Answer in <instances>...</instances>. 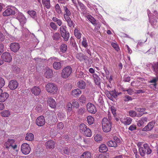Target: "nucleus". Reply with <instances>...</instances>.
I'll return each mask as SVG.
<instances>
[{"mask_svg":"<svg viewBox=\"0 0 158 158\" xmlns=\"http://www.w3.org/2000/svg\"><path fill=\"white\" fill-rule=\"evenodd\" d=\"M52 37L54 40L57 41L60 38V35L59 33L56 32L53 34Z\"/></svg>","mask_w":158,"mask_h":158,"instance_id":"nucleus-33","label":"nucleus"},{"mask_svg":"<svg viewBox=\"0 0 158 158\" xmlns=\"http://www.w3.org/2000/svg\"><path fill=\"white\" fill-rule=\"evenodd\" d=\"M4 146L7 149H8L11 146L10 145L9 142H8V140L4 143Z\"/></svg>","mask_w":158,"mask_h":158,"instance_id":"nucleus-64","label":"nucleus"},{"mask_svg":"<svg viewBox=\"0 0 158 158\" xmlns=\"http://www.w3.org/2000/svg\"><path fill=\"white\" fill-rule=\"evenodd\" d=\"M110 94L111 95V96L112 98H115L118 96L117 93L115 91H110Z\"/></svg>","mask_w":158,"mask_h":158,"instance_id":"nucleus-53","label":"nucleus"},{"mask_svg":"<svg viewBox=\"0 0 158 158\" xmlns=\"http://www.w3.org/2000/svg\"><path fill=\"white\" fill-rule=\"evenodd\" d=\"M47 102L48 105L52 108H54L56 107V103L55 100L52 98L49 97L48 98Z\"/></svg>","mask_w":158,"mask_h":158,"instance_id":"nucleus-16","label":"nucleus"},{"mask_svg":"<svg viewBox=\"0 0 158 158\" xmlns=\"http://www.w3.org/2000/svg\"><path fill=\"white\" fill-rule=\"evenodd\" d=\"M42 4L44 5L45 7L47 9L50 8L51 4L50 0H42Z\"/></svg>","mask_w":158,"mask_h":158,"instance_id":"nucleus-27","label":"nucleus"},{"mask_svg":"<svg viewBox=\"0 0 158 158\" xmlns=\"http://www.w3.org/2000/svg\"><path fill=\"white\" fill-rule=\"evenodd\" d=\"M108 150L106 146L104 144H102L99 147V150L100 152H107Z\"/></svg>","mask_w":158,"mask_h":158,"instance_id":"nucleus-28","label":"nucleus"},{"mask_svg":"<svg viewBox=\"0 0 158 158\" xmlns=\"http://www.w3.org/2000/svg\"><path fill=\"white\" fill-rule=\"evenodd\" d=\"M74 35L78 39H79L81 37V34L78 30L76 28L74 30Z\"/></svg>","mask_w":158,"mask_h":158,"instance_id":"nucleus-43","label":"nucleus"},{"mask_svg":"<svg viewBox=\"0 0 158 158\" xmlns=\"http://www.w3.org/2000/svg\"><path fill=\"white\" fill-rule=\"evenodd\" d=\"M82 45L83 46L86 48L88 46V44L86 39L85 38H83V40L82 42Z\"/></svg>","mask_w":158,"mask_h":158,"instance_id":"nucleus-46","label":"nucleus"},{"mask_svg":"<svg viewBox=\"0 0 158 158\" xmlns=\"http://www.w3.org/2000/svg\"><path fill=\"white\" fill-rule=\"evenodd\" d=\"M5 39V36L3 34L0 32V42L3 41Z\"/></svg>","mask_w":158,"mask_h":158,"instance_id":"nucleus-61","label":"nucleus"},{"mask_svg":"<svg viewBox=\"0 0 158 158\" xmlns=\"http://www.w3.org/2000/svg\"><path fill=\"white\" fill-rule=\"evenodd\" d=\"M111 46L117 52L119 50V47L117 44L115 43H111Z\"/></svg>","mask_w":158,"mask_h":158,"instance_id":"nucleus-50","label":"nucleus"},{"mask_svg":"<svg viewBox=\"0 0 158 158\" xmlns=\"http://www.w3.org/2000/svg\"><path fill=\"white\" fill-rule=\"evenodd\" d=\"M35 123L39 127L44 125L45 123V119L44 116H40L38 117L36 120Z\"/></svg>","mask_w":158,"mask_h":158,"instance_id":"nucleus-9","label":"nucleus"},{"mask_svg":"<svg viewBox=\"0 0 158 158\" xmlns=\"http://www.w3.org/2000/svg\"><path fill=\"white\" fill-rule=\"evenodd\" d=\"M129 115L131 117H134L137 116V113L135 111L131 110L129 112Z\"/></svg>","mask_w":158,"mask_h":158,"instance_id":"nucleus-52","label":"nucleus"},{"mask_svg":"<svg viewBox=\"0 0 158 158\" xmlns=\"http://www.w3.org/2000/svg\"><path fill=\"white\" fill-rule=\"evenodd\" d=\"M135 110L139 112H142L145 111L146 110L145 108H137L136 107L135 108Z\"/></svg>","mask_w":158,"mask_h":158,"instance_id":"nucleus-62","label":"nucleus"},{"mask_svg":"<svg viewBox=\"0 0 158 158\" xmlns=\"http://www.w3.org/2000/svg\"><path fill=\"white\" fill-rule=\"evenodd\" d=\"M16 19L19 21L20 24L23 25L26 22V19L25 16L21 13H18Z\"/></svg>","mask_w":158,"mask_h":158,"instance_id":"nucleus-11","label":"nucleus"},{"mask_svg":"<svg viewBox=\"0 0 158 158\" xmlns=\"http://www.w3.org/2000/svg\"><path fill=\"white\" fill-rule=\"evenodd\" d=\"M77 86L81 89H84L86 87V84L85 82L81 80L79 81L77 83Z\"/></svg>","mask_w":158,"mask_h":158,"instance_id":"nucleus-25","label":"nucleus"},{"mask_svg":"<svg viewBox=\"0 0 158 158\" xmlns=\"http://www.w3.org/2000/svg\"><path fill=\"white\" fill-rule=\"evenodd\" d=\"M102 130L106 132L110 131L111 128L112 122L110 119L108 117V119L106 118H103L102 122Z\"/></svg>","mask_w":158,"mask_h":158,"instance_id":"nucleus-1","label":"nucleus"},{"mask_svg":"<svg viewBox=\"0 0 158 158\" xmlns=\"http://www.w3.org/2000/svg\"><path fill=\"white\" fill-rule=\"evenodd\" d=\"M34 136L31 133H27L25 137L26 140L28 141H32L33 140Z\"/></svg>","mask_w":158,"mask_h":158,"instance_id":"nucleus-31","label":"nucleus"},{"mask_svg":"<svg viewBox=\"0 0 158 158\" xmlns=\"http://www.w3.org/2000/svg\"><path fill=\"white\" fill-rule=\"evenodd\" d=\"M85 109L84 108H80L77 111V113L79 115H82L85 112Z\"/></svg>","mask_w":158,"mask_h":158,"instance_id":"nucleus-42","label":"nucleus"},{"mask_svg":"<svg viewBox=\"0 0 158 158\" xmlns=\"http://www.w3.org/2000/svg\"><path fill=\"white\" fill-rule=\"evenodd\" d=\"M76 57L77 59L81 61L84 60H85L86 58V56L82 53H79L77 54L76 55Z\"/></svg>","mask_w":158,"mask_h":158,"instance_id":"nucleus-34","label":"nucleus"},{"mask_svg":"<svg viewBox=\"0 0 158 158\" xmlns=\"http://www.w3.org/2000/svg\"><path fill=\"white\" fill-rule=\"evenodd\" d=\"M8 8L3 12V15L4 16H7L10 15H14L15 13V10L16 9L15 7H11Z\"/></svg>","mask_w":158,"mask_h":158,"instance_id":"nucleus-7","label":"nucleus"},{"mask_svg":"<svg viewBox=\"0 0 158 158\" xmlns=\"http://www.w3.org/2000/svg\"><path fill=\"white\" fill-rule=\"evenodd\" d=\"M72 71V69L70 66H67L64 68L62 71L61 76L64 78H66L71 74Z\"/></svg>","mask_w":158,"mask_h":158,"instance_id":"nucleus-5","label":"nucleus"},{"mask_svg":"<svg viewBox=\"0 0 158 158\" xmlns=\"http://www.w3.org/2000/svg\"><path fill=\"white\" fill-rule=\"evenodd\" d=\"M113 140L114 141L115 143H116V144L117 145L118 144H119L120 142V139L116 136H114Z\"/></svg>","mask_w":158,"mask_h":158,"instance_id":"nucleus-58","label":"nucleus"},{"mask_svg":"<svg viewBox=\"0 0 158 158\" xmlns=\"http://www.w3.org/2000/svg\"><path fill=\"white\" fill-rule=\"evenodd\" d=\"M81 93V91L80 89L77 88L73 89L71 93V95L75 98L78 97Z\"/></svg>","mask_w":158,"mask_h":158,"instance_id":"nucleus-20","label":"nucleus"},{"mask_svg":"<svg viewBox=\"0 0 158 158\" xmlns=\"http://www.w3.org/2000/svg\"><path fill=\"white\" fill-rule=\"evenodd\" d=\"M53 71L52 69L49 68H47L46 71L44 74L45 76L48 78H51L53 76Z\"/></svg>","mask_w":158,"mask_h":158,"instance_id":"nucleus-21","label":"nucleus"},{"mask_svg":"<svg viewBox=\"0 0 158 158\" xmlns=\"http://www.w3.org/2000/svg\"><path fill=\"white\" fill-rule=\"evenodd\" d=\"M90 153L88 152H86L83 153L81 157V158H90Z\"/></svg>","mask_w":158,"mask_h":158,"instance_id":"nucleus-37","label":"nucleus"},{"mask_svg":"<svg viewBox=\"0 0 158 158\" xmlns=\"http://www.w3.org/2000/svg\"><path fill=\"white\" fill-rule=\"evenodd\" d=\"M86 107L88 111L91 113L95 114L97 111L96 107L91 103H88Z\"/></svg>","mask_w":158,"mask_h":158,"instance_id":"nucleus-10","label":"nucleus"},{"mask_svg":"<svg viewBox=\"0 0 158 158\" xmlns=\"http://www.w3.org/2000/svg\"><path fill=\"white\" fill-rule=\"evenodd\" d=\"M66 27L63 25L60 28L61 35L64 41H67L69 37V33L66 30Z\"/></svg>","mask_w":158,"mask_h":158,"instance_id":"nucleus-4","label":"nucleus"},{"mask_svg":"<svg viewBox=\"0 0 158 158\" xmlns=\"http://www.w3.org/2000/svg\"><path fill=\"white\" fill-rule=\"evenodd\" d=\"M154 124L155 123L153 122H149L147 125L143 128L142 131H147L151 130L153 127Z\"/></svg>","mask_w":158,"mask_h":158,"instance_id":"nucleus-13","label":"nucleus"},{"mask_svg":"<svg viewBox=\"0 0 158 158\" xmlns=\"http://www.w3.org/2000/svg\"><path fill=\"white\" fill-rule=\"evenodd\" d=\"M72 104V106H73V107L76 108H77L79 106V104L75 99L73 100Z\"/></svg>","mask_w":158,"mask_h":158,"instance_id":"nucleus-47","label":"nucleus"},{"mask_svg":"<svg viewBox=\"0 0 158 158\" xmlns=\"http://www.w3.org/2000/svg\"><path fill=\"white\" fill-rule=\"evenodd\" d=\"M66 109L69 112L72 110V104L71 103H68L66 107Z\"/></svg>","mask_w":158,"mask_h":158,"instance_id":"nucleus-45","label":"nucleus"},{"mask_svg":"<svg viewBox=\"0 0 158 158\" xmlns=\"http://www.w3.org/2000/svg\"><path fill=\"white\" fill-rule=\"evenodd\" d=\"M67 49V46L66 44H62L60 47V51L62 52H65Z\"/></svg>","mask_w":158,"mask_h":158,"instance_id":"nucleus-38","label":"nucleus"},{"mask_svg":"<svg viewBox=\"0 0 158 158\" xmlns=\"http://www.w3.org/2000/svg\"><path fill=\"white\" fill-rule=\"evenodd\" d=\"M18 85L16 81L12 80L10 81L8 86L10 89L14 90L18 87Z\"/></svg>","mask_w":158,"mask_h":158,"instance_id":"nucleus-12","label":"nucleus"},{"mask_svg":"<svg viewBox=\"0 0 158 158\" xmlns=\"http://www.w3.org/2000/svg\"><path fill=\"white\" fill-rule=\"evenodd\" d=\"M93 76L94 77V82L96 85L100 86L101 80L99 76L96 74H94Z\"/></svg>","mask_w":158,"mask_h":158,"instance_id":"nucleus-23","label":"nucleus"},{"mask_svg":"<svg viewBox=\"0 0 158 158\" xmlns=\"http://www.w3.org/2000/svg\"><path fill=\"white\" fill-rule=\"evenodd\" d=\"M41 91L39 87L35 86L31 89V92L35 96L39 95L41 93Z\"/></svg>","mask_w":158,"mask_h":158,"instance_id":"nucleus-18","label":"nucleus"},{"mask_svg":"<svg viewBox=\"0 0 158 158\" xmlns=\"http://www.w3.org/2000/svg\"><path fill=\"white\" fill-rule=\"evenodd\" d=\"M54 142L52 140H49L45 143V146L47 148H54Z\"/></svg>","mask_w":158,"mask_h":158,"instance_id":"nucleus-22","label":"nucleus"},{"mask_svg":"<svg viewBox=\"0 0 158 158\" xmlns=\"http://www.w3.org/2000/svg\"><path fill=\"white\" fill-rule=\"evenodd\" d=\"M63 8L64 10L63 17L64 19L70 18V16L71 15V13L69 10L66 6H64Z\"/></svg>","mask_w":158,"mask_h":158,"instance_id":"nucleus-17","label":"nucleus"},{"mask_svg":"<svg viewBox=\"0 0 158 158\" xmlns=\"http://www.w3.org/2000/svg\"><path fill=\"white\" fill-rule=\"evenodd\" d=\"M55 10L57 13L58 14H61L62 13V10L60 6L58 4H56L55 6Z\"/></svg>","mask_w":158,"mask_h":158,"instance_id":"nucleus-40","label":"nucleus"},{"mask_svg":"<svg viewBox=\"0 0 158 158\" xmlns=\"http://www.w3.org/2000/svg\"><path fill=\"white\" fill-rule=\"evenodd\" d=\"M107 145L110 147H114L115 148L117 146V144L113 140H110L107 142Z\"/></svg>","mask_w":158,"mask_h":158,"instance_id":"nucleus-36","label":"nucleus"},{"mask_svg":"<svg viewBox=\"0 0 158 158\" xmlns=\"http://www.w3.org/2000/svg\"><path fill=\"white\" fill-rule=\"evenodd\" d=\"M46 89L48 92L53 94L57 93L58 89L57 86L52 83H48L46 86Z\"/></svg>","mask_w":158,"mask_h":158,"instance_id":"nucleus-3","label":"nucleus"},{"mask_svg":"<svg viewBox=\"0 0 158 158\" xmlns=\"http://www.w3.org/2000/svg\"><path fill=\"white\" fill-rule=\"evenodd\" d=\"M132 98L131 97L128 95H126L124 96V101L127 102L129 101H131Z\"/></svg>","mask_w":158,"mask_h":158,"instance_id":"nucleus-59","label":"nucleus"},{"mask_svg":"<svg viewBox=\"0 0 158 158\" xmlns=\"http://www.w3.org/2000/svg\"><path fill=\"white\" fill-rule=\"evenodd\" d=\"M1 58L3 61L7 62H10L12 59L10 54L7 52L3 53L1 56Z\"/></svg>","mask_w":158,"mask_h":158,"instance_id":"nucleus-8","label":"nucleus"},{"mask_svg":"<svg viewBox=\"0 0 158 158\" xmlns=\"http://www.w3.org/2000/svg\"><path fill=\"white\" fill-rule=\"evenodd\" d=\"M51 27L54 30H56L57 29V26L53 22H51L49 24Z\"/></svg>","mask_w":158,"mask_h":158,"instance_id":"nucleus-51","label":"nucleus"},{"mask_svg":"<svg viewBox=\"0 0 158 158\" xmlns=\"http://www.w3.org/2000/svg\"><path fill=\"white\" fill-rule=\"evenodd\" d=\"M80 101L82 103H85L86 102V98L83 95H81L79 98Z\"/></svg>","mask_w":158,"mask_h":158,"instance_id":"nucleus-54","label":"nucleus"},{"mask_svg":"<svg viewBox=\"0 0 158 158\" xmlns=\"http://www.w3.org/2000/svg\"><path fill=\"white\" fill-rule=\"evenodd\" d=\"M94 139L96 141H99L101 140L102 138L101 136L100 135H97L94 137Z\"/></svg>","mask_w":158,"mask_h":158,"instance_id":"nucleus-57","label":"nucleus"},{"mask_svg":"<svg viewBox=\"0 0 158 158\" xmlns=\"http://www.w3.org/2000/svg\"><path fill=\"white\" fill-rule=\"evenodd\" d=\"M67 22L69 27H74L75 26V24L73 23V21L71 20L70 18L65 19Z\"/></svg>","mask_w":158,"mask_h":158,"instance_id":"nucleus-29","label":"nucleus"},{"mask_svg":"<svg viewBox=\"0 0 158 158\" xmlns=\"http://www.w3.org/2000/svg\"><path fill=\"white\" fill-rule=\"evenodd\" d=\"M148 118L146 117H143L137 122V125L139 127L143 126L144 122H147Z\"/></svg>","mask_w":158,"mask_h":158,"instance_id":"nucleus-24","label":"nucleus"},{"mask_svg":"<svg viewBox=\"0 0 158 158\" xmlns=\"http://www.w3.org/2000/svg\"><path fill=\"white\" fill-rule=\"evenodd\" d=\"M35 109L38 112H41L43 110L42 106L40 104H37L35 108Z\"/></svg>","mask_w":158,"mask_h":158,"instance_id":"nucleus-44","label":"nucleus"},{"mask_svg":"<svg viewBox=\"0 0 158 158\" xmlns=\"http://www.w3.org/2000/svg\"><path fill=\"white\" fill-rule=\"evenodd\" d=\"M87 128V126L84 123H81L79 126V129L80 132L81 133H82L85 129Z\"/></svg>","mask_w":158,"mask_h":158,"instance_id":"nucleus-32","label":"nucleus"},{"mask_svg":"<svg viewBox=\"0 0 158 158\" xmlns=\"http://www.w3.org/2000/svg\"><path fill=\"white\" fill-rule=\"evenodd\" d=\"M136 128V126L134 125H131L129 128V129L131 131H133Z\"/></svg>","mask_w":158,"mask_h":158,"instance_id":"nucleus-63","label":"nucleus"},{"mask_svg":"<svg viewBox=\"0 0 158 158\" xmlns=\"http://www.w3.org/2000/svg\"><path fill=\"white\" fill-rule=\"evenodd\" d=\"M84 135L87 137H90L92 135V132L90 129L88 128H87L85 131L82 133Z\"/></svg>","mask_w":158,"mask_h":158,"instance_id":"nucleus-30","label":"nucleus"},{"mask_svg":"<svg viewBox=\"0 0 158 158\" xmlns=\"http://www.w3.org/2000/svg\"><path fill=\"white\" fill-rule=\"evenodd\" d=\"M27 13L33 18H35L37 17L36 13L34 10H28Z\"/></svg>","mask_w":158,"mask_h":158,"instance_id":"nucleus-35","label":"nucleus"},{"mask_svg":"<svg viewBox=\"0 0 158 158\" xmlns=\"http://www.w3.org/2000/svg\"><path fill=\"white\" fill-rule=\"evenodd\" d=\"M1 114L2 117H8L10 114V112L8 110H4L1 113Z\"/></svg>","mask_w":158,"mask_h":158,"instance_id":"nucleus-39","label":"nucleus"},{"mask_svg":"<svg viewBox=\"0 0 158 158\" xmlns=\"http://www.w3.org/2000/svg\"><path fill=\"white\" fill-rule=\"evenodd\" d=\"M21 150L23 154L27 155L30 153L31 151V148L28 144L24 143L22 145Z\"/></svg>","mask_w":158,"mask_h":158,"instance_id":"nucleus-6","label":"nucleus"},{"mask_svg":"<svg viewBox=\"0 0 158 158\" xmlns=\"http://www.w3.org/2000/svg\"><path fill=\"white\" fill-rule=\"evenodd\" d=\"M121 122L125 125L130 124L132 122V119L129 117L121 118H120Z\"/></svg>","mask_w":158,"mask_h":158,"instance_id":"nucleus-15","label":"nucleus"},{"mask_svg":"<svg viewBox=\"0 0 158 158\" xmlns=\"http://www.w3.org/2000/svg\"><path fill=\"white\" fill-rule=\"evenodd\" d=\"M131 80V78L130 77H127V76H124L123 77V81L125 82H129Z\"/></svg>","mask_w":158,"mask_h":158,"instance_id":"nucleus-60","label":"nucleus"},{"mask_svg":"<svg viewBox=\"0 0 158 158\" xmlns=\"http://www.w3.org/2000/svg\"><path fill=\"white\" fill-rule=\"evenodd\" d=\"M10 49L12 51L15 52L19 50L20 47L18 43H13L10 44Z\"/></svg>","mask_w":158,"mask_h":158,"instance_id":"nucleus-14","label":"nucleus"},{"mask_svg":"<svg viewBox=\"0 0 158 158\" xmlns=\"http://www.w3.org/2000/svg\"><path fill=\"white\" fill-rule=\"evenodd\" d=\"M139 151L142 157L144 156L146 154L147 155L150 154L152 152V150L147 143L144 144L143 147L139 148Z\"/></svg>","mask_w":158,"mask_h":158,"instance_id":"nucleus-2","label":"nucleus"},{"mask_svg":"<svg viewBox=\"0 0 158 158\" xmlns=\"http://www.w3.org/2000/svg\"><path fill=\"white\" fill-rule=\"evenodd\" d=\"M62 61L55 62L53 64V68L56 70H59L61 69V64Z\"/></svg>","mask_w":158,"mask_h":158,"instance_id":"nucleus-26","label":"nucleus"},{"mask_svg":"<svg viewBox=\"0 0 158 158\" xmlns=\"http://www.w3.org/2000/svg\"><path fill=\"white\" fill-rule=\"evenodd\" d=\"M5 84V81L3 78L0 77V89L4 86Z\"/></svg>","mask_w":158,"mask_h":158,"instance_id":"nucleus-49","label":"nucleus"},{"mask_svg":"<svg viewBox=\"0 0 158 158\" xmlns=\"http://www.w3.org/2000/svg\"><path fill=\"white\" fill-rule=\"evenodd\" d=\"M64 127V125L62 122L58 123L57 126V129L59 130H62Z\"/></svg>","mask_w":158,"mask_h":158,"instance_id":"nucleus-48","label":"nucleus"},{"mask_svg":"<svg viewBox=\"0 0 158 158\" xmlns=\"http://www.w3.org/2000/svg\"><path fill=\"white\" fill-rule=\"evenodd\" d=\"M89 19L93 24H94L96 23V20L93 17L90 16L89 17Z\"/></svg>","mask_w":158,"mask_h":158,"instance_id":"nucleus-56","label":"nucleus"},{"mask_svg":"<svg viewBox=\"0 0 158 158\" xmlns=\"http://www.w3.org/2000/svg\"><path fill=\"white\" fill-rule=\"evenodd\" d=\"M0 94V102H3L5 101L9 97V94L6 92H2Z\"/></svg>","mask_w":158,"mask_h":158,"instance_id":"nucleus-19","label":"nucleus"},{"mask_svg":"<svg viewBox=\"0 0 158 158\" xmlns=\"http://www.w3.org/2000/svg\"><path fill=\"white\" fill-rule=\"evenodd\" d=\"M87 121L88 123L90 125H92L94 123V119L91 116H88L87 117Z\"/></svg>","mask_w":158,"mask_h":158,"instance_id":"nucleus-41","label":"nucleus"},{"mask_svg":"<svg viewBox=\"0 0 158 158\" xmlns=\"http://www.w3.org/2000/svg\"><path fill=\"white\" fill-rule=\"evenodd\" d=\"M63 152L65 154L69 155L70 153L69 149L67 147H64L63 149Z\"/></svg>","mask_w":158,"mask_h":158,"instance_id":"nucleus-55","label":"nucleus"}]
</instances>
